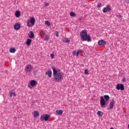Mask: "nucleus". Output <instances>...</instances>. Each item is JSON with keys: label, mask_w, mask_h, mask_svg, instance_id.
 <instances>
[{"label": "nucleus", "mask_w": 129, "mask_h": 129, "mask_svg": "<svg viewBox=\"0 0 129 129\" xmlns=\"http://www.w3.org/2000/svg\"><path fill=\"white\" fill-rule=\"evenodd\" d=\"M75 15H76L74 12H71L70 16L71 17H75Z\"/></svg>", "instance_id": "obj_27"}, {"label": "nucleus", "mask_w": 129, "mask_h": 129, "mask_svg": "<svg viewBox=\"0 0 129 129\" xmlns=\"http://www.w3.org/2000/svg\"><path fill=\"white\" fill-rule=\"evenodd\" d=\"M55 113L57 115H62L63 114V111L62 110H56Z\"/></svg>", "instance_id": "obj_13"}, {"label": "nucleus", "mask_w": 129, "mask_h": 129, "mask_svg": "<svg viewBox=\"0 0 129 129\" xmlns=\"http://www.w3.org/2000/svg\"><path fill=\"white\" fill-rule=\"evenodd\" d=\"M53 70V74L54 76V79L55 80L56 82H59L62 79V74L61 73L58 72L57 70L55 69V68H52Z\"/></svg>", "instance_id": "obj_2"}, {"label": "nucleus", "mask_w": 129, "mask_h": 129, "mask_svg": "<svg viewBox=\"0 0 129 129\" xmlns=\"http://www.w3.org/2000/svg\"><path fill=\"white\" fill-rule=\"evenodd\" d=\"M33 116L35 118L38 117V116H39V111H34Z\"/></svg>", "instance_id": "obj_17"}, {"label": "nucleus", "mask_w": 129, "mask_h": 129, "mask_svg": "<svg viewBox=\"0 0 129 129\" xmlns=\"http://www.w3.org/2000/svg\"><path fill=\"white\" fill-rule=\"evenodd\" d=\"M49 39H50V37L48 35H46L45 36L44 40V41H48V40H49Z\"/></svg>", "instance_id": "obj_24"}, {"label": "nucleus", "mask_w": 129, "mask_h": 129, "mask_svg": "<svg viewBox=\"0 0 129 129\" xmlns=\"http://www.w3.org/2000/svg\"><path fill=\"white\" fill-rule=\"evenodd\" d=\"M55 55H54V54H50V56L51 57V59H54V56Z\"/></svg>", "instance_id": "obj_28"}, {"label": "nucleus", "mask_w": 129, "mask_h": 129, "mask_svg": "<svg viewBox=\"0 0 129 129\" xmlns=\"http://www.w3.org/2000/svg\"><path fill=\"white\" fill-rule=\"evenodd\" d=\"M128 128H129V124L128 125Z\"/></svg>", "instance_id": "obj_38"}, {"label": "nucleus", "mask_w": 129, "mask_h": 129, "mask_svg": "<svg viewBox=\"0 0 129 129\" xmlns=\"http://www.w3.org/2000/svg\"><path fill=\"white\" fill-rule=\"evenodd\" d=\"M10 53H15L16 52V48L14 47H11L9 49Z\"/></svg>", "instance_id": "obj_20"}, {"label": "nucleus", "mask_w": 129, "mask_h": 129, "mask_svg": "<svg viewBox=\"0 0 129 129\" xmlns=\"http://www.w3.org/2000/svg\"><path fill=\"white\" fill-rule=\"evenodd\" d=\"M35 23H36L35 17H31L30 20L27 21V26L30 28L31 27H33V26L35 25Z\"/></svg>", "instance_id": "obj_3"}, {"label": "nucleus", "mask_w": 129, "mask_h": 129, "mask_svg": "<svg viewBox=\"0 0 129 129\" xmlns=\"http://www.w3.org/2000/svg\"><path fill=\"white\" fill-rule=\"evenodd\" d=\"M55 34L56 37H59V32H58V31H56Z\"/></svg>", "instance_id": "obj_31"}, {"label": "nucleus", "mask_w": 129, "mask_h": 129, "mask_svg": "<svg viewBox=\"0 0 129 129\" xmlns=\"http://www.w3.org/2000/svg\"><path fill=\"white\" fill-rule=\"evenodd\" d=\"M52 71L50 69H48L47 71L45 73V75H47L48 77L51 78L52 77Z\"/></svg>", "instance_id": "obj_9"}, {"label": "nucleus", "mask_w": 129, "mask_h": 129, "mask_svg": "<svg viewBox=\"0 0 129 129\" xmlns=\"http://www.w3.org/2000/svg\"><path fill=\"white\" fill-rule=\"evenodd\" d=\"M110 129H114L113 127H111Z\"/></svg>", "instance_id": "obj_37"}, {"label": "nucleus", "mask_w": 129, "mask_h": 129, "mask_svg": "<svg viewBox=\"0 0 129 129\" xmlns=\"http://www.w3.org/2000/svg\"><path fill=\"white\" fill-rule=\"evenodd\" d=\"M97 114L98 115V116H102L103 115V112L101 111H98Z\"/></svg>", "instance_id": "obj_21"}, {"label": "nucleus", "mask_w": 129, "mask_h": 129, "mask_svg": "<svg viewBox=\"0 0 129 129\" xmlns=\"http://www.w3.org/2000/svg\"><path fill=\"white\" fill-rule=\"evenodd\" d=\"M76 50H75L73 52V55H76Z\"/></svg>", "instance_id": "obj_33"}, {"label": "nucleus", "mask_w": 129, "mask_h": 129, "mask_svg": "<svg viewBox=\"0 0 129 129\" xmlns=\"http://www.w3.org/2000/svg\"><path fill=\"white\" fill-rule=\"evenodd\" d=\"M100 7H101V3H98L97 5V7L98 8H100Z\"/></svg>", "instance_id": "obj_30"}, {"label": "nucleus", "mask_w": 129, "mask_h": 129, "mask_svg": "<svg viewBox=\"0 0 129 129\" xmlns=\"http://www.w3.org/2000/svg\"><path fill=\"white\" fill-rule=\"evenodd\" d=\"M49 118L50 116L48 114L42 115L40 116V120L41 121H44V120L48 121V119H49Z\"/></svg>", "instance_id": "obj_4"}, {"label": "nucleus", "mask_w": 129, "mask_h": 129, "mask_svg": "<svg viewBox=\"0 0 129 129\" xmlns=\"http://www.w3.org/2000/svg\"><path fill=\"white\" fill-rule=\"evenodd\" d=\"M117 90H124V86L122 84H118L116 85Z\"/></svg>", "instance_id": "obj_6"}, {"label": "nucleus", "mask_w": 129, "mask_h": 129, "mask_svg": "<svg viewBox=\"0 0 129 129\" xmlns=\"http://www.w3.org/2000/svg\"><path fill=\"white\" fill-rule=\"evenodd\" d=\"M37 81L34 80H32L30 82V85L31 86H36V85H37Z\"/></svg>", "instance_id": "obj_12"}, {"label": "nucleus", "mask_w": 129, "mask_h": 129, "mask_svg": "<svg viewBox=\"0 0 129 129\" xmlns=\"http://www.w3.org/2000/svg\"><path fill=\"white\" fill-rule=\"evenodd\" d=\"M119 18H121V16H120V15H118Z\"/></svg>", "instance_id": "obj_36"}, {"label": "nucleus", "mask_w": 129, "mask_h": 129, "mask_svg": "<svg viewBox=\"0 0 129 129\" xmlns=\"http://www.w3.org/2000/svg\"><path fill=\"white\" fill-rule=\"evenodd\" d=\"M79 20H81V18H79Z\"/></svg>", "instance_id": "obj_39"}, {"label": "nucleus", "mask_w": 129, "mask_h": 129, "mask_svg": "<svg viewBox=\"0 0 129 129\" xmlns=\"http://www.w3.org/2000/svg\"><path fill=\"white\" fill-rule=\"evenodd\" d=\"M113 106H114V101H112L109 103V108L110 109H112L113 108Z\"/></svg>", "instance_id": "obj_15"}, {"label": "nucleus", "mask_w": 129, "mask_h": 129, "mask_svg": "<svg viewBox=\"0 0 129 129\" xmlns=\"http://www.w3.org/2000/svg\"><path fill=\"white\" fill-rule=\"evenodd\" d=\"M16 18H20L21 17V12L20 11H17L15 13Z\"/></svg>", "instance_id": "obj_16"}, {"label": "nucleus", "mask_w": 129, "mask_h": 129, "mask_svg": "<svg viewBox=\"0 0 129 129\" xmlns=\"http://www.w3.org/2000/svg\"><path fill=\"white\" fill-rule=\"evenodd\" d=\"M9 94L11 97L13 96H16V92L14 91V90H11L9 91Z\"/></svg>", "instance_id": "obj_14"}, {"label": "nucleus", "mask_w": 129, "mask_h": 129, "mask_svg": "<svg viewBox=\"0 0 129 129\" xmlns=\"http://www.w3.org/2000/svg\"><path fill=\"white\" fill-rule=\"evenodd\" d=\"M63 41L64 43H69L70 42V40L67 38H66L63 40Z\"/></svg>", "instance_id": "obj_25"}, {"label": "nucleus", "mask_w": 129, "mask_h": 129, "mask_svg": "<svg viewBox=\"0 0 129 129\" xmlns=\"http://www.w3.org/2000/svg\"><path fill=\"white\" fill-rule=\"evenodd\" d=\"M106 44V42L103 40H101L98 41L99 46H103V45H105Z\"/></svg>", "instance_id": "obj_10"}, {"label": "nucleus", "mask_w": 129, "mask_h": 129, "mask_svg": "<svg viewBox=\"0 0 129 129\" xmlns=\"http://www.w3.org/2000/svg\"><path fill=\"white\" fill-rule=\"evenodd\" d=\"M28 36L30 39H33V38L35 37V34H34L33 31H30V34H29Z\"/></svg>", "instance_id": "obj_18"}, {"label": "nucleus", "mask_w": 129, "mask_h": 129, "mask_svg": "<svg viewBox=\"0 0 129 129\" xmlns=\"http://www.w3.org/2000/svg\"><path fill=\"white\" fill-rule=\"evenodd\" d=\"M84 73L85 74H88V70H85Z\"/></svg>", "instance_id": "obj_29"}, {"label": "nucleus", "mask_w": 129, "mask_h": 129, "mask_svg": "<svg viewBox=\"0 0 129 129\" xmlns=\"http://www.w3.org/2000/svg\"><path fill=\"white\" fill-rule=\"evenodd\" d=\"M14 29L15 30H20L21 29V25H20V24L19 23H16L14 25Z\"/></svg>", "instance_id": "obj_11"}, {"label": "nucleus", "mask_w": 129, "mask_h": 129, "mask_svg": "<svg viewBox=\"0 0 129 129\" xmlns=\"http://www.w3.org/2000/svg\"><path fill=\"white\" fill-rule=\"evenodd\" d=\"M31 43H32V39L30 38L27 39L26 45H27V46H30V45H31Z\"/></svg>", "instance_id": "obj_19"}, {"label": "nucleus", "mask_w": 129, "mask_h": 129, "mask_svg": "<svg viewBox=\"0 0 129 129\" xmlns=\"http://www.w3.org/2000/svg\"><path fill=\"white\" fill-rule=\"evenodd\" d=\"M104 97L106 101H108V100H109V96H108L107 95H105L104 96Z\"/></svg>", "instance_id": "obj_23"}, {"label": "nucleus", "mask_w": 129, "mask_h": 129, "mask_svg": "<svg viewBox=\"0 0 129 129\" xmlns=\"http://www.w3.org/2000/svg\"><path fill=\"white\" fill-rule=\"evenodd\" d=\"M83 52H84V51H83V50H82V49H80V50H78L77 53H76L77 56H79V54L80 53H83Z\"/></svg>", "instance_id": "obj_22"}, {"label": "nucleus", "mask_w": 129, "mask_h": 129, "mask_svg": "<svg viewBox=\"0 0 129 129\" xmlns=\"http://www.w3.org/2000/svg\"><path fill=\"white\" fill-rule=\"evenodd\" d=\"M45 25H47V26H48V27L51 25V23H50V22L46 21L45 22Z\"/></svg>", "instance_id": "obj_26"}, {"label": "nucleus", "mask_w": 129, "mask_h": 129, "mask_svg": "<svg viewBox=\"0 0 129 129\" xmlns=\"http://www.w3.org/2000/svg\"><path fill=\"white\" fill-rule=\"evenodd\" d=\"M122 81H123V82H125V78H123L122 79Z\"/></svg>", "instance_id": "obj_34"}, {"label": "nucleus", "mask_w": 129, "mask_h": 129, "mask_svg": "<svg viewBox=\"0 0 129 129\" xmlns=\"http://www.w3.org/2000/svg\"><path fill=\"white\" fill-rule=\"evenodd\" d=\"M100 105L101 107L103 108L105 107V105L106 104V102H105V100L103 98V96L101 97V99H100Z\"/></svg>", "instance_id": "obj_5"}, {"label": "nucleus", "mask_w": 129, "mask_h": 129, "mask_svg": "<svg viewBox=\"0 0 129 129\" xmlns=\"http://www.w3.org/2000/svg\"><path fill=\"white\" fill-rule=\"evenodd\" d=\"M125 1L126 3H127V4H129V0H125Z\"/></svg>", "instance_id": "obj_35"}, {"label": "nucleus", "mask_w": 129, "mask_h": 129, "mask_svg": "<svg viewBox=\"0 0 129 129\" xmlns=\"http://www.w3.org/2000/svg\"><path fill=\"white\" fill-rule=\"evenodd\" d=\"M110 6L107 5L106 7H105L103 9L102 11L103 13H107V12H109V11H110Z\"/></svg>", "instance_id": "obj_8"}, {"label": "nucleus", "mask_w": 129, "mask_h": 129, "mask_svg": "<svg viewBox=\"0 0 129 129\" xmlns=\"http://www.w3.org/2000/svg\"><path fill=\"white\" fill-rule=\"evenodd\" d=\"M25 70L27 72H32V70H33V66L31 64H28L25 67Z\"/></svg>", "instance_id": "obj_7"}, {"label": "nucleus", "mask_w": 129, "mask_h": 129, "mask_svg": "<svg viewBox=\"0 0 129 129\" xmlns=\"http://www.w3.org/2000/svg\"><path fill=\"white\" fill-rule=\"evenodd\" d=\"M48 6H49V3H46L44 4V7H48Z\"/></svg>", "instance_id": "obj_32"}, {"label": "nucleus", "mask_w": 129, "mask_h": 129, "mask_svg": "<svg viewBox=\"0 0 129 129\" xmlns=\"http://www.w3.org/2000/svg\"><path fill=\"white\" fill-rule=\"evenodd\" d=\"M80 37L82 41H87V42H91V37L90 35L87 34L86 30H82L80 32Z\"/></svg>", "instance_id": "obj_1"}]
</instances>
